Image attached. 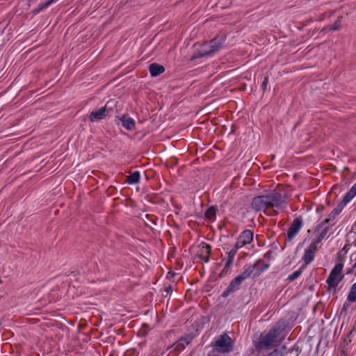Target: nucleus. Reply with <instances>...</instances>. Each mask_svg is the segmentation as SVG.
<instances>
[{
  "label": "nucleus",
  "instance_id": "f257e3e1",
  "mask_svg": "<svg viewBox=\"0 0 356 356\" xmlns=\"http://www.w3.org/2000/svg\"><path fill=\"white\" fill-rule=\"evenodd\" d=\"M286 204L287 202L283 200L282 194L273 191L266 195L254 197L251 202V208L259 211L273 208L284 209L286 208Z\"/></svg>",
  "mask_w": 356,
  "mask_h": 356
},
{
  "label": "nucleus",
  "instance_id": "f03ea898",
  "mask_svg": "<svg viewBox=\"0 0 356 356\" xmlns=\"http://www.w3.org/2000/svg\"><path fill=\"white\" fill-rule=\"evenodd\" d=\"M279 330L276 327L271 328L266 334H261L254 346L258 351L270 350L280 345L282 339H277Z\"/></svg>",
  "mask_w": 356,
  "mask_h": 356
},
{
  "label": "nucleus",
  "instance_id": "7ed1b4c3",
  "mask_svg": "<svg viewBox=\"0 0 356 356\" xmlns=\"http://www.w3.org/2000/svg\"><path fill=\"white\" fill-rule=\"evenodd\" d=\"M343 268V264L342 261L336 264L327 277L326 282L327 284V291L329 293H332L333 295L337 293V288L344 277L342 273Z\"/></svg>",
  "mask_w": 356,
  "mask_h": 356
},
{
  "label": "nucleus",
  "instance_id": "20e7f679",
  "mask_svg": "<svg viewBox=\"0 0 356 356\" xmlns=\"http://www.w3.org/2000/svg\"><path fill=\"white\" fill-rule=\"evenodd\" d=\"M233 349V340L227 333H224L215 341L212 351L228 353L232 352Z\"/></svg>",
  "mask_w": 356,
  "mask_h": 356
},
{
  "label": "nucleus",
  "instance_id": "39448f33",
  "mask_svg": "<svg viewBox=\"0 0 356 356\" xmlns=\"http://www.w3.org/2000/svg\"><path fill=\"white\" fill-rule=\"evenodd\" d=\"M113 106H116V102L111 99L104 107L97 111H92L89 116L90 120L93 122L104 119L108 115L109 112L113 110Z\"/></svg>",
  "mask_w": 356,
  "mask_h": 356
},
{
  "label": "nucleus",
  "instance_id": "423d86ee",
  "mask_svg": "<svg viewBox=\"0 0 356 356\" xmlns=\"http://www.w3.org/2000/svg\"><path fill=\"white\" fill-rule=\"evenodd\" d=\"M214 51L211 48V45L209 41H206L200 45V49H195L193 56L191 58V60H194L197 58L211 56L214 54Z\"/></svg>",
  "mask_w": 356,
  "mask_h": 356
},
{
  "label": "nucleus",
  "instance_id": "0eeeda50",
  "mask_svg": "<svg viewBox=\"0 0 356 356\" xmlns=\"http://www.w3.org/2000/svg\"><path fill=\"white\" fill-rule=\"evenodd\" d=\"M196 257L202 262H208L210 258L211 246L205 242L200 243L197 247Z\"/></svg>",
  "mask_w": 356,
  "mask_h": 356
},
{
  "label": "nucleus",
  "instance_id": "6e6552de",
  "mask_svg": "<svg viewBox=\"0 0 356 356\" xmlns=\"http://www.w3.org/2000/svg\"><path fill=\"white\" fill-rule=\"evenodd\" d=\"M254 232L250 229H245L238 236L236 241V248H241L253 241Z\"/></svg>",
  "mask_w": 356,
  "mask_h": 356
},
{
  "label": "nucleus",
  "instance_id": "1a4fd4ad",
  "mask_svg": "<svg viewBox=\"0 0 356 356\" xmlns=\"http://www.w3.org/2000/svg\"><path fill=\"white\" fill-rule=\"evenodd\" d=\"M302 225L303 222L301 216L297 217L293 220L287 232L289 241H291L298 234Z\"/></svg>",
  "mask_w": 356,
  "mask_h": 356
},
{
  "label": "nucleus",
  "instance_id": "9d476101",
  "mask_svg": "<svg viewBox=\"0 0 356 356\" xmlns=\"http://www.w3.org/2000/svg\"><path fill=\"white\" fill-rule=\"evenodd\" d=\"M261 262V259H258L254 264H245L243 267V270L241 273L237 275V277L243 282L248 277H254L255 268Z\"/></svg>",
  "mask_w": 356,
  "mask_h": 356
},
{
  "label": "nucleus",
  "instance_id": "9b49d317",
  "mask_svg": "<svg viewBox=\"0 0 356 356\" xmlns=\"http://www.w3.org/2000/svg\"><path fill=\"white\" fill-rule=\"evenodd\" d=\"M317 250V244L313 241L309 244L307 248L305 249L302 260L306 265L310 264L314 259L315 252Z\"/></svg>",
  "mask_w": 356,
  "mask_h": 356
},
{
  "label": "nucleus",
  "instance_id": "f8f14e48",
  "mask_svg": "<svg viewBox=\"0 0 356 356\" xmlns=\"http://www.w3.org/2000/svg\"><path fill=\"white\" fill-rule=\"evenodd\" d=\"M243 282L236 276L233 280H231L227 288L222 293V297L226 298L229 294L238 291L240 288V286Z\"/></svg>",
  "mask_w": 356,
  "mask_h": 356
},
{
  "label": "nucleus",
  "instance_id": "ddd939ff",
  "mask_svg": "<svg viewBox=\"0 0 356 356\" xmlns=\"http://www.w3.org/2000/svg\"><path fill=\"white\" fill-rule=\"evenodd\" d=\"M226 40V35L225 34H219L212 40H209L214 53L218 52L223 47Z\"/></svg>",
  "mask_w": 356,
  "mask_h": 356
},
{
  "label": "nucleus",
  "instance_id": "4468645a",
  "mask_svg": "<svg viewBox=\"0 0 356 356\" xmlns=\"http://www.w3.org/2000/svg\"><path fill=\"white\" fill-rule=\"evenodd\" d=\"M333 225L334 224L329 225H325L322 228H321L319 231H316V232H318V236L313 241V242L317 245L320 243L327 236L328 232Z\"/></svg>",
  "mask_w": 356,
  "mask_h": 356
},
{
  "label": "nucleus",
  "instance_id": "2eb2a0df",
  "mask_svg": "<svg viewBox=\"0 0 356 356\" xmlns=\"http://www.w3.org/2000/svg\"><path fill=\"white\" fill-rule=\"evenodd\" d=\"M122 125L127 130L131 131L135 129V121L131 117L123 115L120 118Z\"/></svg>",
  "mask_w": 356,
  "mask_h": 356
},
{
  "label": "nucleus",
  "instance_id": "dca6fc26",
  "mask_svg": "<svg viewBox=\"0 0 356 356\" xmlns=\"http://www.w3.org/2000/svg\"><path fill=\"white\" fill-rule=\"evenodd\" d=\"M149 70L151 76L155 77L164 72L165 67L160 64L154 63L149 65Z\"/></svg>",
  "mask_w": 356,
  "mask_h": 356
},
{
  "label": "nucleus",
  "instance_id": "f3484780",
  "mask_svg": "<svg viewBox=\"0 0 356 356\" xmlns=\"http://www.w3.org/2000/svg\"><path fill=\"white\" fill-rule=\"evenodd\" d=\"M356 195V183L351 187V188L344 195L343 200L340 202L346 206L350 200Z\"/></svg>",
  "mask_w": 356,
  "mask_h": 356
},
{
  "label": "nucleus",
  "instance_id": "a211bd4d",
  "mask_svg": "<svg viewBox=\"0 0 356 356\" xmlns=\"http://www.w3.org/2000/svg\"><path fill=\"white\" fill-rule=\"evenodd\" d=\"M58 0H49L47 1V2H44V3H40L37 8H34L31 13L33 14V15H37L39 13H40L42 10H43L44 9H46L49 6H51V4L57 2Z\"/></svg>",
  "mask_w": 356,
  "mask_h": 356
},
{
  "label": "nucleus",
  "instance_id": "6ab92c4d",
  "mask_svg": "<svg viewBox=\"0 0 356 356\" xmlns=\"http://www.w3.org/2000/svg\"><path fill=\"white\" fill-rule=\"evenodd\" d=\"M140 174L139 171H135L127 177L126 181L129 184H137L140 181Z\"/></svg>",
  "mask_w": 356,
  "mask_h": 356
},
{
  "label": "nucleus",
  "instance_id": "aec40b11",
  "mask_svg": "<svg viewBox=\"0 0 356 356\" xmlns=\"http://www.w3.org/2000/svg\"><path fill=\"white\" fill-rule=\"evenodd\" d=\"M270 266V264L268 263H264L261 259V262L255 268L254 277L259 276L264 271L266 270Z\"/></svg>",
  "mask_w": 356,
  "mask_h": 356
},
{
  "label": "nucleus",
  "instance_id": "412c9836",
  "mask_svg": "<svg viewBox=\"0 0 356 356\" xmlns=\"http://www.w3.org/2000/svg\"><path fill=\"white\" fill-rule=\"evenodd\" d=\"M336 216H337L334 215V213L331 211L328 216V218H325L315 227V231H319L320 229L322 228L324 225L328 224L330 221L334 220Z\"/></svg>",
  "mask_w": 356,
  "mask_h": 356
},
{
  "label": "nucleus",
  "instance_id": "4be33fe9",
  "mask_svg": "<svg viewBox=\"0 0 356 356\" xmlns=\"http://www.w3.org/2000/svg\"><path fill=\"white\" fill-rule=\"evenodd\" d=\"M217 211L218 209L216 207H210L206 210L204 216L207 219L212 220L216 218Z\"/></svg>",
  "mask_w": 356,
  "mask_h": 356
},
{
  "label": "nucleus",
  "instance_id": "5701e85b",
  "mask_svg": "<svg viewBox=\"0 0 356 356\" xmlns=\"http://www.w3.org/2000/svg\"><path fill=\"white\" fill-rule=\"evenodd\" d=\"M348 300L350 302H355L356 300V282L350 287L348 295Z\"/></svg>",
  "mask_w": 356,
  "mask_h": 356
},
{
  "label": "nucleus",
  "instance_id": "b1692460",
  "mask_svg": "<svg viewBox=\"0 0 356 356\" xmlns=\"http://www.w3.org/2000/svg\"><path fill=\"white\" fill-rule=\"evenodd\" d=\"M302 268L303 267L299 268L298 270L293 272L292 274L289 275L287 277V280L289 282H292L297 279L301 275Z\"/></svg>",
  "mask_w": 356,
  "mask_h": 356
},
{
  "label": "nucleus",
  "instance_id": "393cba45",
  "mask_svg": "<svg viewBox=\"0 0 356 356\" xmlns=\"http://www.w3.org/2000/svg\"><path fill=\"white\" fill-rule=\"evenodd\" d=\"M179 339L185 347L186 346H188L191 343V342L193 339V337L190 334H186V335L181 337Z\"/></svg>",
  "mask_w": 356,
  "mask_h": 356
},
{
  "label": "nucleus",
  "instance_id": "a878e982",
  "mask_svg": "<svg viewBox=\"0 0 356 356\" xmlns=\"http://www.w3.org/2000/svg\"><path fill=\"white\" fill-rule=\"evenodd\" d=\"M341 19H342V17H339L337 18V19L335 21V22L334 23V24H332L330 27V29L332 30V31H338V30H339L340 28H341Z\"/></svg>",
  "mask_w": 356,
  "mask_h": 356
},
{
  "label": "nucleus",
  "instance_id": "bb28decb",
  "mask_svg": "<svg viewBox=\"0 0 356 356\" xmlns=\"http://www.w3.org/2000/svg\"><path fill=\"white\" fill-rule=\"evenodd\" d=\"M239 248H236V244L235 243L234 247L228 252V258L227 260L234 261V257Z\"/></svg>",
  "mask_w": 356,
  "mask_h": 356
},
{
  "label": "nucleus",
  "instance_id": "cd10ccee",
  "mask_svg": "<svg viewBox=\"0 0 356 356\" xmlns=\"http://www.w3.org/2000/svg\"><path fill=\"white\" fill-rule=\"evenodd\" d=\"M345 207L341 202H339L332 211L334 213V215L338 216Z\"/></svg>",
  "mask_w": 356,
  "mask_h": 356
},
{
  "label": "nucleus",
  "instance_id": "c85d7f7f",
  "mask_svg": "<svg viewBox=\"0 0 356 356\" xmlns=\"http://www.w3.org/2000/svg\"><path fill=\"white\" fill-rule=\"evenodd\" d=\"M174 349L177 351H181L185 348L180 339L173 344Z\"/></svg>",
  "mask_w": 356,
  "mask_h": 356
},
{
  "label": "nucleus",
  "instance_id": "c756f323",
  "mask_svg": "<svg viewBox=\"0 0 356 356\" xmlns=\"http://www.w3.org/2000/svg\"><path fill=\"white\" fill-rule=\"evenodd\" d=\"M232 264H233V262L231 261L230 260H227L225 265L224 266V268L222 269L221 273H226L229 270V269L230 266L232 265Z\"/></svg>",
  "mask_w": 356,
  "mask_h": 356
},
{
  "label": "nucleus",
  "instance_id": "7c9ffc66",
  "mask_svg": "<svg viewBox=\"0 0 356 356\" xmlns=\"http://www.w3.org/2000/svg\"><path fill=\"white\" fill-rule=\"evenodd\" d=\"M268 82V77L266 76L264 77V81L261 84V88L264 91H265L266 90Z\"/></svg>",
  "mask_w": 356,
  "mask_h": 356
},
{
  "label": "nucleus",
  "instance_id": "2f4dec72",
  "mask_svg": "<svg viewBox=\"0 0 356 356\" xmlns=\"http://www.w3.org/2000/svg\"><path fill=\"white\" fill-rule=\"evenodd\" d=\"M173 290V288L171 285H168L165 287L164 291L166 293V295L163 294V296H166L168 293H171Z\"/></svg>",
  "mask_w": 356,
  "mask_h": 356
},
{
  "label": "nucleus",
  "instance_id": "473e14b6",
  "mask_svg": "<svg viewBox=\"0 0 356 356\" xmlns=\"http://www.w3.org/2000/svg\"><path fill=\"white\" fill-rule=\"evenodd\" d=\"M279 354V352L277 350L275 349L270 353H268L266 356H277Z\"/></svg>",
  "mask_w": 356,
  "mask_h": 356
},
{
  "label": "nucleus",
  "instance_id": "72a5a7b5",
  "mask_svg": "<svg viewBox=\"0 0 356 356\" xmlns=\"http://www.w3.org/2000/svg\"><path fill=\"white\" fill-rule=\"evenodd\" d=\"M355 332V328H353L348 333L347 337L349 338V341H351L350 337H352L353 332Z\"/></svg>",
  "mask_w": 356,
  "mask_h": 356
},
{
  "label": "nucleus",
  "instance_id": "f704fd0d",
  "mask_svg": "<svg viewBox=\"0 0 356 356\" xmlns=\"http://www.w3.org/2000/svg\"><path fill=\"white\" fill-rule=\"evenodd\" d=\"M270 254H271V252L270 251H268V252H266L264 257H266V258H268L269 259L270 257Z\"/></svg>",
  "mask_w": 356,
  "mask_h": 356
},
{
  "label": "nucleus",
  "instance_id": "c9c22d12",
  "mask_svg": "<svg viewBox=\"0 0 356 356\" xmlns=\"http://www.w3.org/2000/svg\"><path fill=\"white\" fill-rule=\"evenodd\" d=\"M274 211V213H274L275 215H277V211Z\"/></svg>",
  "mask_w": 356,
  "mask_h": 356
}]
</instances>
